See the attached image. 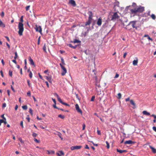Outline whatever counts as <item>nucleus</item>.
Listing matches in <instances>:
<instances>
[{
  "instance_id": "9b49d317",
  "label": "nucleus",
  "mask_w": 156,
  "mask_h": 156,
  "mask_svg": "<svg viewBox=\"0 0 156 156\" xmlns=\"http://www.w3.org/2000/svg\"><path fill=\"white\" fill-rule=\"evenodd\" d=\"M134 144L133 141L131 140L126 141L124 142L125 144Z\"/></svg>"
},
{
  "instance_id": "b1692460",
  "label": "nucleus",
  "mask_w": 156,
  "mask_h": 156,
  "mask_svg": "<svg viewBox=\"0 0 156 156\" xmlns=\"http://www.w3.org/2000/svg\"><path fill=\"white\" fill-rule=\"evenodd\" d=\"M73 42L74 43H80V41L79 40H78L77 39H75L73 41Z\"/></svg>"
},
{
  "instance_id": "603ef678",
  "label": "nucleus",
  "mask_w": 156,
  "mask_h": 156,
  "mask_svg": "<svg viewBox=\"0 0 156 156\" xmlns=\"http://www.w3.org/2000/svg\"><path fill=\"white\" fill-rule=\"evenodd\" d=\"M53 107L54 108H56V109H58V108L56 106V104H54L53 105Z\"/></svg>"
},
{
  "instance_id": "f704fd0d",
  "label": "nucleus",
  "mask_w": 156,
  "mask_h": 156,
  "mask_svg": "<svg viewBox=\"0 0 156 156\" xmlns=\"http://www.w3.org/2000/svg\"><path fill=\"white\" fill-rule=\"evenodd\" d=\"M37 135V134L36 133H35L34 132H33L32 134V136L33 137H36Z\"/></svg>"
},
{
  "instance_id": "09e8293b",
  "label": "nucleus",
  "mask_w": 156,
  "mask_h": 156,
  "mask_svg": "<svg viewBox=\"0 0 156 156\" xmlns=\"http://www.w3.org/2000/svg\"><path fill=\"white\" fill-rule=\"evenodd\" d=\"M43 49L44 51H46V47L45 45L43 47Z\"/></svg>"
},
{
  "instance_id": "cd10ccee",
  "label": "nucleus",
  "mask_w": 156,
  "mask_h": 156,
  "mask_svg": "<svg viewBox=\"0 0 156 156\" xmlns=\"http://www.w3.org/2000/svg\"><path fill=\"white\" fill-rule=\"evenodd\" d=\"M22 108L23 109L27 110V106L26 105H23L22 106Z\"/></svg>"
},
{
  "instance_id": "f03ea898",
  "label": "nucleus",
  "mask_w": 156,
  "mask_h": 156,
  "mask_svg": "<svg viewBox=\"0 0 156 156\" xmlns=\"http://www.w3.org/2000/svg\"><path fill=\"white\" fill-rule=\"evenodd\" d=\"M60 65L62 69V73L61 75L62 76H64L65 75L66 73L67 72V71L65 67L63 66L61 63L60 64Z\"/></svg>"
},
{
  "instance_id": "a878e982",
  "label": "nucleus",
  "mask_w": 156,
  "mask_h": 156,
  "mask_svg": "<svg viewBox=\"0 0 156 156\" xmlns=\"http://www.w3.org/2000/svg\"><path fill=\"white\" fill-rule=\"evenodd\" d=\"M58 117L59 118H61L62 119H64V116L63 115H58Z\"/></svg>"
},
{
  "instance_id": "20e7f679",
  "label": "nucleus",
  "mask_w": 156,
  "mask_h": 156,
  "mask_svg": "<svg viewBox=\"0 0 156 156\" xmlns=\"http://www.w3.org/2000/svg\"><path fill=\"white\" fill-rule=\"evenodd\" d=\"M136 21H131L128 24V26L129 25L131 24L133 28H135L136 29H137V27L135 26L136 23Z\"/></svg>"
},
{
  "instance_id": "49530a36",
  "label": "nucleus",
  "mask_w": 156,
  "mask_h": 156,
  "mask_svg": "<svg viewBox=\"0 0 156 156\" xmlns=\"http://www.w3.org/2000/svg\"><path fill=\"white\" fill-rule=\"evenodd\" d=\"M89 16H92V13L91 11L89 12Z\"/></svg>"
},
{
  "instance_id": "5701e85b",
  "label": "nucleus",
  "mask_w": 156,
  "mask_h": 156,
  "mask_svg": "<svg viewBox=\"0 0 156 156\" xmlns=\"http://www.w3.org/2000/svg\"><path fill=\"white\" fill-rule=\"evenodd\" d=\"M130 103L133 105L135 107L136 105L135 103H134V102L133 101V100H130Z\"/></svg>"
},
{
  "instance_id": "4be33fe9",
  "label": "nucleus",
  "mask_w": 156,
  "mask_h": 156,
  "mask_svg": "<svg viewBox=\"0 0 156 156\" xmlns=\"http://www.w3.org/2000/svg\"><path fill=\"white\" fill-rule=\"evenodd\" d=\"M138 61L137 60H134L133 61V65L134 66H136L137 65Z\"/></svg>"
},
{
  "instance_id": "423d86ee",
  "label": "nucleus",
  "mask_w": 156,
  "mask_h": 156,
  "mask_svg": "<svg viewBox=\"0 0 156 156\" xmlns=\"http://www.w3.org/2000/svg\"><path fill=\"white\" fill-rule=\"evenodd\" d=\"M81 147V146H75L71 147L70 149L71 150L73 151L76 149H80Z\"/></svg>"
},
{
  "instance_id": "ea45409f",
  "label": "nucleus",
  "mask_w": 156,
  "mask_h": 156,
  "mask_svg": "<svg viewBox=\"0 0 156 156\" xmlns=\"http://www.w3.org/2000/svg\"><path fill=\"white\" fill-rule=\"evenodd\" d=\"M27 95L28 96H30L31 93L30 91H28L27 93Z\"/></svg>"
},
{
  "instance_id": "c756f323",
  "label": "nucleus",
  "mask_w": 156,
  "mask_h": 156,
  "mask_svg": "<svg viewBox=\"0 0 156 156\" xmlns=\"http://www.w3.org/2000/svg\"><path fill=\"white\" fill-rule=\"evenodd\" d=\"M106 143V145H107V147L108 149H109L110 147V146H109V143L107 141H106L105 142Z\"/></svg>"
},
{
  "instance_id": "393cba45",
  "label": "nucleus",
  "mask_w": 156,
  "mask_h": 156,
  "mask_svg": "<svg viewBox=\"0 0 156 156\" xmlns=\"http://www.w3.org/2000/svg\"><path fill=\"white\" fill-rule=\"evenodd\" d=\"M57 135L59 136V137L62 140L63 138L61 136L62 135L61 133L59 132L58 133Z\"/></svg>"
},
{
  "instance_id": "0eeeda50",
  "label": "nucleus",
  "mask_w": 156,
  "mask_h": 156,
  "mask_svg": "<svg viewBox=\"0 0 156 156\" xmlns=\"http://www.w3.org/2000/svg\"><path fill=\"white\" fill-rule=\"evenodd\" d=\"M75 108H76V110L79 113H80L81 114H82V111L80 109L79 107V105L77 104H76L75 105Z\"/></svg>"
},
{
  "instance_id": "bf43d9fd",
  "label": "nucleus",
  "mask_w": 156,
  "mask_h": 156,
  "mask_svg": "<svg viewBox=\"0 0 156 156\" xmlns=\"http://www.w3.org/2000/svg\"><path fill=\"white\" fill-rule=\"evenodd\" d=\"M153 129L155 132H156V127L155 126H153L152 127Z\"/></svg>"
},
{
  "instance_id": "39448f33",
  "label": "nucleus",
  "mask_w": 156,
  "mask_h": 156,
  "mask_svg": "<svg viewBox=\"0 0 156 156\" xmlns=\"http://www.w3.org/2000/svg\"><path fill=\"white\" fill-rule=\"evenodd\" d=\"M35 29L36 31L38 32L41 34L42 29L40 26L36 25Z\"/></svg>"
},
{
  "instance_id": "1a4fd4ad",
  "label": "nucleus",
  "mask_w": 156,
  "mask_h": 156,
  "mask_svg": "<svg viewBox=\"0 0 156 156\" xmlns=\"http://www.w3.org/2000/svg\"><path fill=\"white\" fill-rule=\"evenodd\" d=\"M102 19L101 18H99L98 19L97 24L99 26H100L101 25L102 22Z\"/></svg>"
},
{
  "instance_id": "0e129e2a",
  "label": "nucleus",
  "mask_w": 156,
  "mask_h": 156,
  "mask_svg": "<svg viewBox=\"0 0 156 156\" xmlns=\"http://www.w3.org/2000/svg\"><path fill=\"white\" fill-rule=\"evenodd\" d=\"M119 76V75L118 74H116L115 76L114 77V78H118Z\"/></svg>"
},
{
  "instance_id": "37998d69",
  "label": "nucleus",
  "mask_w": 156,
  "mask_h": 156,
  "mask_svg": "<svg viewBox=\"0 0 156 156\" xmlns=\"http://www.w3.org/2000/svg\"><path fill=\"white\" fill-rule=\"evenodd\" d=\"M92 16H89L88 20L92 21Z\"/></svg>"
},
{
  "instance_id": "a211bd4d",
  "label": "nucleus",
  "mask_w": 156,
  "mask_h": 156,
  "mask_svg": "<svg viewBox=\"0 0 156 156\" xmlns=\"http://www.w3.org/2000/svg\"><path fill=\"white\" fill-rule=\"evenodd\" d=\"M0 27H1L2 28L5 27V24L3 23L1 20H0Z\"/></svg>"
},
{
  "instance_id": "72a5a7b5",
  "label": "nucleus",
  "mask_w": 156,
  "mask_h": 156,
  "mask_svg": "<svg viewBox=\"0 0 156 156\" xmlns=\"http://www.w3.org/2000/svg\"><path fill=\"white\" fill-rule=\"evenodd\" d=\"M29 76L30 78H31L32 77V73L31 71H30Z\"/></svg>"
},
{
  "instance_id": "7ed1b4c3",
  "label": "nucleus",
  "mask_w": 156,
  "mask_h": 156,
  "mask_svg": "<svg viewBox=\"0 0 156 156\" xmlns=\"http://www.w3.org/2000/svg\"><path fill=\"white\" fill-rule=\"evenodd\" d=\"M119 17L117 12H114L112 16L111 20L115 21L117 19H118Z\"/></svg>"
},
{
  "instance_id": "774afa93",
  "label": "nucleus",
  "mask_w": 156,
  "mask_h": 156,
  "mask_svg": "<svg viewBox=\"0 0 156 156\" xmlns=\"http://www.w3.org/2000/svg\"><path fill=\"white\" fill-rule=\"evenodd\" d=\"M6 44L7 46V47H8V48H9V49H10V45H9V44L7 43H6Z\"/></svg>"
},
{
  "instance_id": "5fc2aeb1",
  "label": "nucleus",
  "mask_w": 156,
  "mask_h": 156,
  "mask_svg": "<svg viewBox=\"0 0 156 156\" xmlns=\"http://www.w3.org/2000/svg\"><path fill=\"white\" fill-rule=\"evenodd\" d=\"M45 83L46 84L47 87H49V84H48V82L46 81L45 82Z\"/></svg>"
},
{
  "instance_id": "ddd939ff",
  "label": "nucleus",
  "mask_w": 156,
  "mask_h": 156,
  "mask_svg": "<svg viewBox=\"0 0 156 156\" xmlns=\"http://www.w3.org/2000/svg\"><path fill=\"white\" fill-rule=\"evenodd\" d=\"M56 97H57L58 100L61 104L63 102L61 99L59 98L58 95L57 93H55Z\"/></svg>"
},
{
  "instance_id": "7c9ffc66",
  "label": "nucleus",
  "mask_w": 156,
  "mask_h": 156,
  "mask_svg": "<svg viewBox=\"0 0 156 156\" xmlns=\"http://www.w3.org/2000/svg\"><path fill=\"white\" fill-rule=\"evenodd\" d=\"M117 96H118V97H117V98H118V99H120L121 98V93H119L118 94H117Z\"/></svg>"
},
{
  "instance_id": "e433bc0d",
  "label": "nucleus",
  "mask_w": 156,
  "mask_h": 156,
  "mask_svg": "<svg viewBox=\"0 0 156 156\" xmlns=\"http://www.w3.org/2000/svg\"><path fill=\"white\" fill-rule=\"evenodd\" d=\"M61 61L63 64L64 65L65 64L64 59L62 58H61Z\"/></svg>"
},
{
  "instance_id": "2f4dec72",
  "label": "nucleus",
  "mask_w": 156,
  "mask_h": 156,
  "mask_svg": "<svg viewBox=\"0 0 156 156\" xmlns=\"http://www.w3.org/2000/svg\"><path fill=\"white\" fill-rule=\"evenodd\" d=\"M12 72L11 70H9V75L10 76H12Z\"/></svg>"
},
{
  "instance_id": "2eb2a0df",
  "label": "nucleus",
  "mask_w": 156,
  "mask_h": 156,
  "mask_svg": "<svg viewBox=\"0 0 156 156\" xmlns=\"http://www.w3.org/2000/svg\"><path fill=\"white\" fill-rule=\"evenodd\" d=\"M44 77L46 79L49 83H51V77L46 76H44Z\"/></svg>"
},
{
  "instance_id": "6ab92c4d",
  "label": "nucleus",
  "mask_w": 156,
  "mask_h": 156,
  "mask_svg": "<svg viewBox=\"0 0 156 156\" xmlns=\"http://www.w3.org/2000/svg\"><path fill=\"white\" fill-rule=\"evenodd\" d=\"M142 113L144 115H150V113L149 112H147V111H143L142 112Z\"/></svg>"
},
{
  "instance_id": "13d9d810",
  "label": "nucleus",
  "mask_w": 156,
  "mask_h": 156,
  "mask_svg": "<svg viewBox=\"0 0 156 156\" xmlns=\"http://www.w3.org/2000/svg\"><path fill=\"white\" fill-rule=\"evenodd\" d=\"M1 117L4 120H6V118L5 117H4V114L2 115H1Z\"/></svg>"
},
{
  "instance_id": "c9c22d12",
  "label": "nucleus",
  "mask_w": 156,
  "mask_h": 156,
  "mask_svg": "<svg viewBox=\"0 0 156 156\" xmlns=\"http://www.w3.org/2000/svg\"><path fill=\"white\" fill-rule=\"evenodd\" d=\"M29 112L31 115H33V111L31 108H30L29 109Z\"/></svg>"
},
{
  "instance_id": "6e6d98bb",
  "label": "nucleus",
  "mask_w": 156,
  "mask_h": 156,
  "mask_svg": "<svg viewBox=\"0 0 156 156\" xmlns=\"http://www.w3.org/2000/svg\"><path fill=\"white\" fill-rule=\"evenodd\" d=\"M11 88L12 90V91L15 92L16 91L15 90H14V88L12 86V85H11Z\"/></svg>"
},
{
  "instance_id": "de8ad7c7",
  "label": "nucleus",
  "mask_w": 156,
  "mask_h": 156,
  "mask_svg": "<svg viewBox=\"0 0 156 156\" xmlns=\"http://www.w3.org/2000/svg\"><path fill=\"white\" fill-rule=\"evenodd\" d=\"M83 126V129L82 130H84L85 129L86 126L84 124H83L82 125Z\"/></svg>"
},
{
  "instance_id": "c85d7f7f",
  "label": "nucleus",
  "mask_w": 156,
  "mask_h": 156,
  "mask_svg": "<svg viewBox=\"0 0 156 156\" xmlns=\"http://www.w3.org/2000/svg\"><path fill=\"white\" fill-rule=\"evenodd\" d=\"M69 47L72 48H73L75 49L76 48V46H73L71 44H69Z\"/></svg>"
},
{
  "instance_id": "e2e57ef3",
  "label": "nucleus",
  "mask_w": 156,
  "mask_h": 156,
  "mask_svg": "<svg viewBox=\"0 0 156 156\" xmlns=\"http://www.w3.org/2000/svg\"><path fill=\"white\" fill-rule=\"evenodd\" d=\"M5 37L6 38L7 40L9 42L10 41V40L9 38V37L7 36H5Z\"/></svg>"
},
{
  "instance_id": "9d476101",
  "label": "nucleus",
  "mask_w": 156,
  "mask_h": 156,
  "mask_svg": "<svg viewBox=\"0 0 156 156\" xmlns=\"http://www.w3.org/2000/svg\"><path fill=\"white\" fill-rule=\"evenodd\" d=\"M137 10L136 8H135L134 9H131L130 12L132 14H136L138 12V11Z\"/></svg>"
},
{
  "instance_id": "c03bdc74",
  "label": "nucleus",
  "mask_w": 156,
  "mask_h": 156,
  "mask_svg": "<svg viewBox=\"0 0 156 156\" xmlns=\"http://www.w3.org/2000/svg\"><path fill=\"white\" fill-rule=\"evenodd\" d=\"M27 83H28V86L29 87H30V81L29 80H27Z\"/></svg>"
},
{
  "instance_id": "680f3d73",
  "label": "nucleus",
  "mask_w": 156,
  "mask_h": 156,
  "mask_svg": "<svg viewBox=\"0 0 156 156\" xmlns=\"http://www.w3.org/2000/svg\"><path fill=\"white\" fill-rule=\"evenodd\" d=\"M19 140H20V142L22 143H23V141L22 139L21 138H20L19 139Z\"/></svg>"
},
{
  "instance_id": "6e6552de",
  "label": "nucleus",
  "mask_w": 156,
  "mask_h": 156,
  "mask_svg": "<svg viewBox=\"0 0 156 156\" xmlns=\"http://www.w3.org/2000/svg\"><path fill=\"white\" fill-rule=\"evenodd\" d=\"M137 11L138 12H142L144 10V7L141 6H139V7L137 8Z\"/></svg>"
},
{
  "instance_id": "338daca9",
  "label": "nucleus",
  "mask_w": 156,
  "mask_h": 156,
  "mask_svg": "<svg viewBox=\"0 0 156 156\" xmlns=\"http://www.w3.org/2000/svg\"><path fill=\"white\" fill-rule=\"evenodd\" d=\"M151 116L153 117L154 119H156V115H154L152 114L151 115Z\"/></svg>"
},
{
  "instance_id": "79ce46f5",
  "label": "nucleus",
  "mask_w": 156,
  "mask_h": 156,
  "mask_svg": "<svg viewBox=\"0 0 156 156\" xmlns=\"http://www.w3.org/2000/svg\"><path fill=\"white\" fill-rule=\"evenodd\" d=\"M59 152L60 153V154H61L60 155H64V154L62 151H59Z\"/></svg>"
},
{
  "instance_id": "dca6fc26",
  "label": "nucleus",
  "mask_w": 156,
  "mask_h": 156,
  "mask_svg": "<svg viewBox=\"0 0 156 156\" xmlns=\"http://www.w3.org/2000/svg\"><path fill=\"white\" fill-rule=\"evenodd\" d=\"M117 152H119L120 153H123L126 152L127 151L126 150H119L118 149H117Z\"/></svg>"
},
{
  "instance_id": "4d7b16f0",
  "label": "nucleus",
  "mask_w": 156,
  "mask_h": 156,
  "mask_svg": "<svg viewBox=\"0 0 156 156\" xmlns=\"http://www.w3.org/2000/svg\"><path fill=\"white\" fill-rule=\"evenodd\" d=\"M85 148L89 149V147L86 144L85 147Z\"/></svg>"
},
{
  "instance_id": "4c0bfd02",
  "label": "nucleus",
  "mask_w": 156,
  "mask_h": 156,
  "mask_svg": "<svg viewBox=\"0 0 156 156\" xmlns=\"http://www.w3.org/2000/svg\"><path fill=\"white\" fill-rule=\"evenodd\" d=\"M95 98V96H93L91 97V100H90V101H94V98Z\"/></svg>"
},
{
  "instance_id": "4468645a",
  "label": "nucleus",
  "mask_w": 156,
  "mask_h": 156,
  "mask_svg": "<svg viewBox=\"0 0 156 156\" xmlns=\"http://www.w3.org/2000/svg\"><path fill=\"white\" fill-rule=\"evenodd\" d=\"M29 62H30V63L31 65H34V64L33 60L30 57L29 58Z\"/></svg>"
},
{
  "instance_id": "aec40b11",
  "label": "nucleus",
  "mask_w": 156,
  "mask_h": 156,
  "mask_svg": "<svg viewBox=\"0 0 156 156\" xmlns=\"http://www.w3.org/2000/svg\"><path fill=\"white\" fill-rule=\"evenodd\" d=\"M144 37H147V38L149 40H151V41H153V39L150 38V37L147 34H145L144 36Z\"/></svg>"
},
{
  "instance_id": "58836bf2",
  "label": "nucleus",
  "mask_w": 156,
  "mask_h": 156,
  "mask_svg": "<svg viewBox=\"0 0 156 156\" xmlns=\"http://www.w3.org/2000/svg\"><path fill=\"white\" fill-rule=\"evenodd\" d=\"M62 104L63 105H66V106H69V105L67 104V103H64V102H63L62 103Z\"/></svg>"
},
{
  "instance_id": "a18cd8bd",
  "label": "nucleus",
  "mask_w": 156,
  "mask_h": 156,
  "mask_svg": "<svg viewBox=\"0 0 156 156\" xmlns=\"http://www.w3.org/2000/svg\"><path fill=\"white\" fill-rule=\"evenodd\" d=\"M34 141H35V142H36L37 143H38L39 142V140H38L36 138H34Z\"/></svg>"
},
{
  "instance_id": "473e14b6",
  "label": "nucleus",
  "mask_w": 156,
  "mask_h": 156,
  "mask_svg": "<svg viewBox=\"0 0 156 156\" xmlns=\"http://www.w3.org/2000/svg\"><path fill=\"white\" fill-rule=\"evenodd\" d=\"M15 56L14 57V59H16L18 57L17 54L16 52L15 53Z\"/></svg>"
},
{
  "instance_id": "8fccbe9b",
  "label": "nucleus",
  "mask_w": 156,
  "mask_h": 156,
  "mask_svg": "<svg viewBox=\"0 0 156 156\" xmlns=\"http://www.w3.org/2000/svg\"><path fill=\"white\" fill-rule=\"evenodd\" d=\"M127 54V52H125L124 53L123 55V57L124 58H125L126 57V56Z\"/></svg>"
},
{
  "instance_id": "412c9836",
  "label": "nucleus",
  "mask_w": 156,
  "mask_h": 156,
  "mask_svg": "<svg viewBox=\"0 0 156 156\" xmlns=\"http://www.w3.org/2000/svg\"><path fill=\"white\" fill-rule=\"evenodd\" d=\"M91 23V21L89 20L86 22L85 24V25L87 26L89 25Z\"/></svg>"
},
{
  "instance_id": "f3484780",
  "label": "nucleus",
  "mask_w": 156,
  "mask_h": 156,
  "mask_svg": "<svg viewBox=\"0 0 156 156\" xmlns=\"http://www.w3.org/2000/svg\"><path fill=\"white\" fill-rule=\"evenodd\" d=\"M150 148L151 149L153 153H156V149H155L153 147L151 146H149Z\"/></svg>"
},
{
  "instance_id": "3c124183",
  "label": "nucleus",
  "mask_w": 156,
  "mask_h": 156,
  "mask_svg": "<svg viewBox=\"0 0 156 156\" xmlns=\"http://www.w3.org/2000/svg\"><path fill=\"white\" fill-rule=\"evenodd\" d=\"M1 16H2V17H4V12H2V13L1 14Z\"/></svg>"
},
{
  "instance_id": "f8f14e48",
  "label": "nucleus",
  "mask_w": 156,
  "mask_h": 156,
  "mask_svg": "<svg viewBox=\"0 0 156 156\" xmlns=\"http://www.w3.org/2000/svg\"><path fill=\"white\" fill-rule=\"evenodd\" d=\"M69 3L72 5L73 6H75L76 5V2L74 0H69Z\"/></svg>"
},
{
  "instance_id": "bb28decb",
  "label": "nucleus",
  "mask_w": 156,
  "mask_h": 156,
  "mask_svg": "<svg viewBox=\"0 0 156 156\" xmlns=\"http://www.w3.org/2000/svg\"><path fill=\"white\" fill-rule=\"evenodd\" d=\"M151 17L152 18L153 20H154L156 18V16L154 14H152L151 15Z\"/></svg>"
},
{
  "instance_id": "69168bd1",
  "label": "nucleus",
  "mask_w": 156,
  "mask_h": 156,
  "mask_svg": "<svg viewBox=\"0 0 156 156\" xmlns=\"http://www.w3.org/2000/svg\"><path fill=\"white\" fill-rule=\"evenodd\" d=\"M6 106V104L5 103H3L2 106L3 108H5Z\"/></svg>"
},
{
  "instance_id": "052dcab7",
  "label": "nucleus",
  "mask_w": 156,
  "mask_h": 156,
  "mask_svg": "<svg viewBox=\"0 0 156 156\" xmlns=\"http://www.w3.org/2000/svg\"><path fill=\"white\" fill-rule=\"evenodd\" d=\"M30 7V5H28L26 7V11H28L29 10Z\"/></svg>"
},
{
  "instance_id": "f257e3e1",
  "label": "nucleus",
  "mask_w": 156,
  "mask_h": 156,
  "mask_svg": "<svg viewBox=\"0 0 156 156\" xmlns=\"http://www.w3.org/2000/svg\"><path fill=\"white\" fill-rule=\"evenodd\" d=\"M20 22L19 23L18 28L19 29L18 34L20 36L23 35V33L24 30L23 24L22 22L23 21V16H22L20 18Z\"/></svg>"
},
{
  "instance_id": "864d4df0",
  "label": "nucleus",
  "mask_w": 156,
  "mask_h": 156,
  "mask_svg": "<svg viewBox=\"0 0 156 156\" xmlns=\"http://www.w3.org/2000/svg\"><path fill=\"white\" fill-rule=\"evenodd\" d=\"M132 6H133V7H136V3H135L134 2L133 3Z\"/></svg>"
},
{
  "instance_id": "a19ab883",
  "label": "nucleus",
  "mask_w": 156,
  "mask_h": 156,
  "mask_svg": "<svg viewBox=\"0 0 156 156\" xmlns=\"http://www.w3.org/2000/svg\"><path fill=\"white\" fill-rule=\"evenodd\" d=\"M20 125L22 128H23V122L22 121H21L20 123Z\"/></svg>"
}]
</instances>
